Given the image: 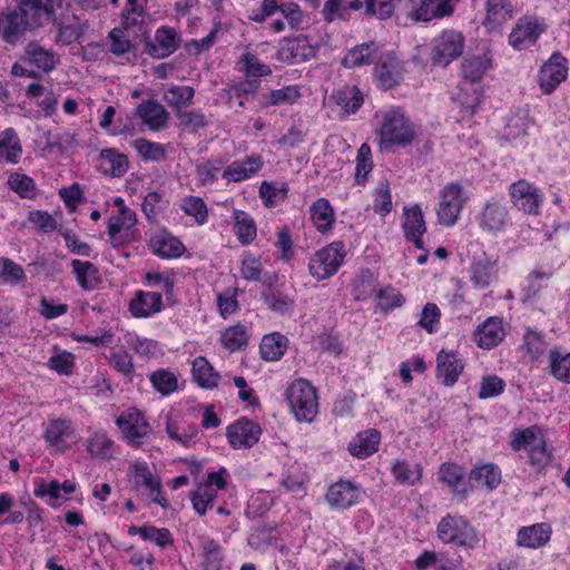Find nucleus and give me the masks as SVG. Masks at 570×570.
I'll list each match as a JSON object with an SVG mask.
<instances>
[{
	"mask_svg": "<svg viewBox=\"0 0 570 570\" xmlns=\"http://www.w3.org/2000/svg\"><path fill=\"white\" fill-rule=\"evenodd\" d=\"M375 142L381 151L411 146L420 135V126L415 124L401 107H387L374 115Z\"/></svg>",
	"mask_w": 570,
	"mask_h": 570,
	"instance_id": "obj_1",
	"label": "nucleus"
},
{
	"mask_svg": "<svg viewBox=\"0 0 570 570\" xmlns=\"http://www.w3.org/2000/svg\"><path fill=\"white\" fill-rule=\"evenodd\" d=\"M510 445L515 452L523 451L528 464L538 473L542 472L551 462V451L542 430L537 425L514 429L510 434Z\"/></svg>",
	"mask_w": 570,
	"mask_h": 570,
	"instance_id": "obj_2",
	"label": "nucleus"
},
{
	"mask_svg": "<svg viewBox=\"0 0 570 570\" xmlns=\"http://www.w3.org/2000/svg\"><path fill=\"white\" fill-rule=\"evenodd\" d=\"M286 400L291 412L298 422L311 423L318 413L316 389L306 380L293 381L286 390Z\"/></svg>",
	"mask_w": 570,
	"mask_h": 570,
	"instance_id": "obj_3",
	"label": "nucleus"
},
{
	"mask_svg": "<svg viewBox=\"0 0 570 570\" xmlns=\"http://www.w3.org/2000/svg\"><path fill=\"white\" fill-rule=\"evenodd\" d=\"M439 539L444 543L473 550L479 547L481 535L462 515L446 514L436 527Z\"/></svg>",
	"mask_w": 570,
	"mask_h": 570,
	"instance_id": "obj_4",
	"label": "nucleus"
},
{
	"mask_svg": "<svg viewBox=\"0 0 570 570\" xmlns=\"http://www.w3.org/2000/svg\"><path fill=\"white\" fill-rule=\"evenodd\" d=\"M346 256L345 245L335 240L316 250L309 258V274L317 281L332 277L337 273Z\"/></svg>",
	"mask_w": 570,
	"mask_h": 570,
	"instance_id": "obj_5",
	"label": "nucleus"
},
{
	"mask_svg": "<svg viewBox=\"0 0 570 570\" xmlns=\"http://www.w3.org/2000/svg\"><path fill=\"white\" fill-rule=\"evenodd\" d=\"M475 222L483 233L498 235L512 226V216L502 198L491 197L483 203Z\"/></svg>",
	"mask_w": 570,
	"mask_h": 570,
	"instance_id": "obj_6",
	"label": "nucleus"
},
{
	"mask_svg": "<svg viewBox=\"0 0 570 570\" xmlns=\"http://www.w3.org/2000/svg\"><path fill=\"white\" fill-rule=\"evenodd\" d=\"M122 440L130 446L140 448L144 445L150 434L151 426L144 413L136 407H129L122 411L116 419Z\"/></svg>",
	"mask_w": 570,
	"mask_h": 570,
	"instance_id": "obj_7",
	"label": "nucleus"
},
{
	"mask_svg": "<svg viewBox=\"0 0 570 570\" xmlns=\"http://www.w3.org/2000/svg\"><path fill=\"white\" fill-rule=\"evenodd\" d=\"M230 481V475L226 468L222 466L217 471L209 472L193 492L190 500L195 511L199 515H204L207 509L212 508V503L217 498L218 490H225Z\"/></svg>",
	"mask_w": 570,
	"mask_h": 570,
	"instance_id": "obj_8",
	"label": "nucleus"
},
{
	"mask_svg": "<svg viewBox=\"0 0 570 570\" xmlns=\"http://www.w3.org/2000/svg\"><path fill=\"white\" fill-rule=\"evenodd\" d=\"M127 476L130 484L137 490H144L150 500L166 508L167 499L163 495L160 478L155 474L144 461H132L128 465Z\"/></svg>",
	"mask_w": 570,
	"mask_h": 570,
	"instance_id": "obj_9",
	"label": "nucleus"
},
{
	"mask_svg": "<svg viewBox=\"0 0 570 570\" xmlns=\"http://www.w3.org/2000/svg\"><path fill=\"white\" fill-rule=\"evenodd\" d=\"M464 43V37L460 31L443 30L431 42L430 58L432 63L446 67L463 53Z\"/></svg>",
	"mask_w": 570,
	"mask_h": 570,
	"instance_id": "obj_10",
	"label": "nucleus"
},
{
	"mask_svg": "<svg viewBox=\"0 0 570 570\" xmlns=\"http://www.w3.org/2000/svg\"><path fill=\"white\" fill-rule=\"evenodd\" d=\"M508 193L510 202L517 210L532 216L540 214L544 194L535 184L527 179H519L509 186Z\"/></svg>",
	"mask_w": 570,
	"mask_h": 570,
	"instance_id": "obj_11",
	"label": "nucleus"
},
{
	"mask_svg": "<svg viewBox=\"0 0 570 570\" xmlns=\"http://www.w3.org/2000/svg\"><path fill=\"white\" fill-rule=\"evenodd\" d=\"M468 196L458 183H449L440 190V200L436 207L438 222L446 227L453 226L463 209Z\"/></svg>",
	"mask_w": 570,
	"mask_h": 570,
	"instance_id": "obj_12",
	"label": "nucleus"
},
{
	"mask_svg": "<svg viewBox=\"0 0 570 570\" xmlns=\"http://www.w3.org/2000/svg\"><path fill=\"white\" fill-rule=\"evenodd\" d=\"M65 2L66 0H20L17 10L33 30L56 21L57 10L61 9Z\"/></svg>",
	"mask_w": 570,
	"mask_h": 570,
	"instance_id": "obj_13",
	"label": "nucleus"
},
{
	"mask_svg": "<svg viewBox=\"0 0 570 570\" xmlns=\"http://www.w3.org/2000/svg\"><path fill=\"white\" fill-rule=\"evenodd\" d=\"M318 50L307 36L298 35L296 37L284 38L279 41L277 59L287 65H297L313 59Z\"/></svg>",
	"mask_w": 570,
	"mask_h": 570,
	"instance_id": "obj_14",
	"label": "nucleus"
},
{
	"mask_svg": "<svg viewBox=\"0 0 570 570\" xmlns=\"http://www.w3.org/2000/svg\"><path fill=\"white\" fill-rule=\"evenodd\" d=\"M499 277V259L494 255L483 253L474 256L468 267V278L476 291H484Z\"/></svg>",
	"mask_w": 570,
	"mask_h": 570,
	"instance_id": "obj_15",
	"label": "nucleus"
},
{
	"mask_svg": "<svg viewBox=\"0 0 570 570\" xmlns=\"http://www.w3.org/2000/svg\"><path fill=\"white\" fill-rule=\"evenodd\" d=\"M43 439L51 452L62 453L78 442V435L70 420H50L43 430Z\"/></svg>",
	"mask_w": 570,
	"mask_h": 570,
	"instance_id": "obj_16",
	"label": "nucleus"
},
{
	"mask_svg": "<svg viewBox=\"0 0 570 570\" xmlns=\"http://www.w3.org/2000/svg\"><path fill=\"white\" fill-rule=\"evenodd\" d=\"M404 72V62L395 52L390 51L382 53L377 58L373 76L376 85L381 89L389 90L400 85L403 80Z\"/></svg>",
	"mask_w": 570,
	"mask_h": 570,
	"instance_id": "obj_17",
	"label": "nucleus"
},
{
	"mask_svg": "<svg viewBox=\"0 0 570 570\" xmlns=\"http://www.w3.org/2000/svg\"><path fill=\"white\" fill-rule=\"evenodd\" d=\"M76 489L77 484L71 480H65L60 483L58 480L47 481L37 478L33 481V495L42 499L52 508L62 505L68 500V495L73 493Z\"/></svg>",
	"mask_w": 570,
	"mask_h": 570,
	"instance_id": "obj_18",
	"label": "nucleus"
},
{
	"mask_svg": "<svg viewBox=\"0 0 570 570\" xmlns=\"http://www.w3.org/2000/svg\"><path fill=\"white\" fill-rule=\"evenodd\" d=\"M544 28V23L534 16L521 17L509 35V43L517 50L525 49L535 43Z\"/></svg>",
	"mask_w": 570,
	"mask_h": 570,
	"instance_id": "obj_19",
	"label": "nucleus"
},
{
	"mask_svg": "<svg viewBox=\"0 0 570 570\" xmlns=\"http://www.w3.org/2000/svg\"><path fill=\"white\" fill-rule=\"evenodd\" d=\"M363 495L364 492L358 484L341 480L328 488L326 501L332 509L344 510L360 503Z\"/></svg>",
	"mask_w": 570,
	"mask_h": 570,
	"instance_id": "obj_20",
	"label": "nucleus"
},
{
	"mask_svg": "<svg viewBox=\"0 0 570 570\" xmlns=\"http://www.w3.org/2000/svg\"><path fill=\"white\" fill-rule=\"evenodd\" d=\"M165 308L163 294L158 291H136L128 304L130 314L136 318H149Z\"/></svg>",
	"mask_w": 570,
	"mask_h": 570,
	"instance_id": "obj_21",
	"label": "nucleus"
},
{
	"mask_svg": "<svg viewBox=\"0 0 570 570\" xmlns=\"http://www.w3.org/2000/svg\"><path fill=\"white\" fill-rule=\"evenodd\" d=\"M515 14V7L511 0H485L483 27L490 31H499Z\"/></svg>",
	"mask_w": 570,
	"mask_h": 570,
	"instance_id": "obj_22",
	"label": "nucleus"
},
{
	"mask_svg": "<svg viewBox=\"0 0 570 570\" xmlns=\"http://www.w3.org/2000/svg\"><path fill=\"white\" fill-rule=\"evenodd\" d=\"M568 75V61L560 55H552L540 69L538 82L540 89L549 95L551 94Z\"/></svg>",
	"mask_w": 570,
	"mask_h": 570,
	"instance_id": "obj_23",
	"label": "nucleus"
},
{
	"mask_svg": "<svg viewBox=\"0 0 570 570\" xmlns=\"http://www.w3.org/2000/svg\"><path fill=\"white\" fill-rule=\"evenodd\" d=\"M261 428L257 423L239 419L227 428V439L235 449H247L256 444L261 436Z\"/></svg>",
	"mask_w": 570,
	"mask_h": 570,
	"instance_id": "obj_24",
	"label": "nucleus"
},
{
	"mask_svg": "<svg viewBox=\"0 0 570 570\" xmlns=\"http://www.w3.org/2000/svg\"><path fill=\"white\" fill-rule=\"evenodd\" d=\"M402 228L406 239L413 242L416 248L423 249L422 236L426 232L423 212L417 204L403 208Z\"/></svg>",
	"mask_w": 570,
	"mask_h": 570,
	"instance_id": "obj_25",
	"label": "nucleus"
},
{
	"mask_svg": "<svg viewBox=\"0 0 570 570\" xmlns=\"http://www.w3.org/2000/svg\"><path fill=\"white\" fill-rule=\"evenodd\" d=\"M264 160L261 155H250L243 160H235L222 173L227 183H239L255 176L263 167Z\"/></svg>",
	"mask_w": 570,
	"mask_h": 570,
	"instance_id": "obj_26",
	"label": "nucleus"
},
{
	"mask_svg": "<svg viewBox=\"0 0 570 570\" xmlns=\"http://www.w3.org/2000/svg\"><path fill=\"white\" fill-rule=\"evenodd\" d=\"M464 368L463 360L455 352L440 351L436 357V376L446 386L454 385Z\"/></svg>",
	"mask_w": 570,
	"mask_h": 570,
	"instance_id": "obj_27",
	"label": "nucleus"
},
{
	"mask_svg": "<svg viewBox=\"0 0 570 570\" xmlns=\"http://www.w3.org/2000/svg\"><path fill=\"white\" fill-rule=\"evenodd\" d=\"M180 43L177 31L169 27L156 30L154 40L147 43L148 53L157 59H163L175 52Z\"/></svg>",
	"mask_w": 570,
	"mask_h": 570,
	"instance_id": "obj_28",
	"label": "nucleus"
},
{
	"mask_svg": "<svg viewBox=\"0 0 570 570\" xmlns=\"http://www.w3.org/2000/svg\"><path fill=\"white\" fill-rule=\"evenodd\" d=\"M552 528L546 522L521 527L517 532V544L527 549H540L549 543Z\"/></svg>",
	"mask_w": 570,
	"mask_h": 570,
	"instance_id": "obj_29",
	"label": "nucleus"
},
{
	"mask_svg": "<svg viewBox=\"0 0 570 570\" xmlns=\"http://www.w3.org/2000/svg\"><path fill=\"white\" fill-rule=\"evenodd\" d=\"M505 336L502 318L498 316L488 317L478 326L474 332V341L481 348H493Z\"/></svg>",
	"mask_w": 570,
	"mask_h": 570,
	"instance_id": "obj_30",
	"label": "nucleus"
},
{
	"mask_svg": "<svg viewBox=\"0 0 570 570\" xmlns=\"http://www.w3.org/2000/svg\"><path fill=\"white\" fill-rule=\"evenodd\" d=\"M21 61L30 63L43 72H49L59 63V56L52 49L32 41L26 47Z\"/></svg>",
	"mask_w": 570,
	"mask_h": 570,
	"instance_id": "obj_31",
	"label": "nucleus"
},
{
	"mask_svg": "<svg viewBox=\"0 0 570 570\" xmlns=\"http://www.w3.org/2000/svg\"><path fill=\"white\" fill-rule=\"evenodd\" d=\"M151 252L161 258H177L185 252V246L179 238L167 230L155 233L149 240Z\"/></svg>",
	"mask_w": 570,
	"mask_h": 570,
	"instance_id": "obj_32",
	"label": "nucleus"
},
{
	"mask_svg": "<svg viewBox=\"0 0 570 570\" xmlns=\"http://www.w3.org/2000/svg\"><path fill=\"white\" fill-rule=\"evenodd\" d=\"M137 117L150 130L158 131L167 126L169 114L165 107L154 100L142 101L136 109Z\"/></svg>",
	"mask_w": 570,
	"mask_h": 570,
	"instance_id": "obj_33",
	"label": "nucleus"
},
{
	"mask_svg": "<svg viewBox=\"0 0 570 570\" xmlns=\"http://www.w3.org/2000/svg\"><path fill=\"white\" fill-rule=\"evenodd\" d=\"M137 223L136 214L128 207H122L112 215L108 223V235L114 242L127 240Z\"/></svg>",
	"mask_w": 570,
	"mask_h": 570,
	"instance_id": "obj_34",
	"label": "nucleus"
},
{
	"mask_svg": "<svg viewBox=\"0 0 570 570\" xmlns=\"http://www.w3.org/2000/svg\"><path fill=\"white\" fill-rule=\"evenodd\" d=\"M453 11L454 7L450 0H421L420 4L413 9L411 17L415 21L428 22L450 17Z\"/></svg>",
	"mask_w": 570,
	"mask_h": 570,
	"instance_id": "obj_35",
	"label": "nucleus"
},
{
	"mask_svg": "<svg viewBox=\"0 0 570 570\" xmlns=\"http://www.w3.org/2000/svg\"><path fill=\"white\" fill-rule=\"evenodd\" d=\"M492 68V58L489 53L466 58L461 65V73L464 82L460 90H465L466 82H479Z\"/></svg>",
	"mask_w": 570,
	"mask_h": 570,
	"instance_id": "obj_36",
	"label": "nucleus"
},
{
	"mask_svg": "<svg viewBox=\"0 0 570 570\" xmlns=\"http://www.w3.org/2000/svg\"><path fill=\"white\" fill-rule=\"evenodd\" d=\"M85 448L91 459L109 461L115 458L116 443L105 431L92 433L86 440Z\"/></svg>",
	"mask_w": 570,
	"mask_h": 570,
	"instance_id": "obj_37",
	"label": "nucleus"
},
{
	"mask_svg": "<svg viewBox=\"0 0 570 570\" xmlns=\"http://www.w3.org/2000/svg\"><path fill=\"white\" fill-rule=\"evenodd\" d=\"M309 218L321 234H328L336 222L334 208L326 198H317L309 207Z\"/></svg>",
	"mask_w": 570,
	"mask_h": 570,
	"instance_id": "obj_38",
	"label": "nucleus"
},
{
	"mask_svg": "<svg viewBox=\"0 0 570 570\" xmlns=\"http://www.w3.org/2000/svg\"><path fill=\"white\" fill-rule=\"evenodd\" d=\"M381 441V434L374 429L357 433L348 443V452L357 459H366L374 454Z\"/></svg>",
	"mask_w": 570,
	"mask_h": 570,
	"instance_id": "obj_39",
	"label": "nucleus"
},
{
	"mask_svg": "<svg viewBox=\"0 0 570 570\" xmlns=\"http://www.w3.org/2000/svg\"><path fill=\"white\" fill-rule=\"evenodd\" d=\"M28 30L31 29L18 10L0 17V35L8 43H17Z\"/></svg>",
	"mask_w": 570,
	"mask_h": 570,
	"instance_id": "obj_40",
	"label": "nucleus"
},
{
	"mask_svg": "<svg viewBox=\"0 0 570 570\" xmlns=\"http://www.w3.org/2000/svg\"><path fill=\"white\" fill-rule=\"evenodd\" d=\"M22 156V145L13 128L0 132V164L16 165Z\"/></svg>",
	"mask_w": 570,
	"mask_h": 570,
	"instance_id": "obj_41",
	"label": "nucleus"
},
{
	"mask_svg": "<svg viewBox=\"0 0 570 570\" xmlns=\"http://www.w3.org/2000/svg\"><path fill=\"white\" fill-rule=\"evenodd\" d=\"M548 368L553 379L570 384V352L552 348L548 355Z\"/></svg>",
	"mask_w": 570,
	"mask_h": 570,
	"instance_id": "obj_42",
	"label": "nucleus"
},
{
	"mask_svg": "<svg viewBox=\"0 0 570 570\" xmlns=\"http://www.w3.org/2000/svg\"><path fill=\"white\" fill-rule=\"evenodd\" d=\"M439 480L445 483L453 493L465 495L468 485L464 482V471L454 463H443L438 472Z\"/></svg>",
	"mask_w": 570,
	"mask_h": 570,
	"instance_id": "obj_43",
	"label": "nucleus"
},
{
	"mask_svg": "<svg viewBox=\"0 0 570 570\" xmlns=\"http://www.w3.org/2000/svg\"><path fill=\"white\" fill-rule=\"evenodd\" d=\"M392 474L396 482L402 485H415L422 479L423 468L420 463L396 460L392 464Z\"/></svg>",
	"mask_w": 570,
	"mask_h": 570,
	"instance_id": "obj_44",
	"label": "nucleus"
},
{
	"mask_svg": "<svg viewBox=\"0 0 570 570\" xmlns=\"http://www.w3.org/2000/svg\"><path fill=\"white\" fill-rule=\"evenodd\" d=\"M191 372L194 381L204 389H214L219 383V373L214 370L204 356H198L193 361Z\"/></svg>",
	"mask_w": 570,
	"mask_h": 570,
	"instance_id": "obj_45",
	"label": "nucleus"
},
{
	"mask_svg": "<svg viewBox=\"0 0 570 570\" xmlns=\"http://www.w3.org/2000/svg\"><path fill=\"white\" fill-rule=\"evenodd\" d=\"M288 340L281 333L265 335L259 345L262 358L268 362L278 361L286 352Z\"/></svg>",
	"mask_w": 570,
	"mask_h": 570,
	"instance_id": "obj_46",
	"label": "nucleus"
},
{
	"mask_svg": "<svg viewBox=\"0 0 570 570\" xmlns=\"http://www.w3.org/2000/svg\"><path fill=\"white\" fill-rule=\"evenodd\" d=\"M27 96L36 99L37 105L45 111L46 116H52L56 112L59 96L51 88L40 83H31L27 88Z\"/></svg>",
	"mask_w": 570,
	"mask_h": 570,
	"instance_id": "obj_47",
	"label": "nucleus"
},
{
	"mask_svg": "<svg viewBox=\"0 0 570 570\" xmlns=\"http://www.w3.org/2000/svg\"><path fill=\"white\" fill-rule=\"evenodd\" d=\"M142 284L151 291L160 292L169 301L174 294L175 276L170 272L149 271L145 274Z\"/></svg>",
	"mask_w": 570,
	"mask_h": 570,
	"instance_id": "obj_48",
	"label": "nucleus"
},
{
	"mask_svg": "<svg viewBox=\"0 0 570 570\" xmlns=\"http://www.w3.org/2000/svg\"><path fill=\"white\" fill-rule=\"evenodd\" d=\"M100 160L102 170L111 177H121L129 167L127 156L119 154L115 149H102L100 151Z\"/></svg>",
	"mask_w": 570,
	"mask_h": 570,
	"instance_id": "obj_49",
	"label": "nucleus"
},
{
	"mask_svg": "<svg viewBox=\"0 0 570 570\" xmlns=\"http://www.w3.org/2000/svg\"><path fill=\"white\" fill-rule=\"evenodd\" d=\"M234 232L240 244H250L257 235L256 224L254 219L244 210L234 209Z\"/></svg>",
	"mask_w": 570,
	"mask_h": 570,
	"instance_id": "obj_50",
	"label": "nucleus"
},
{
	"mask_svg": "<svg viewBox=\"0 0 570 570\" xmlns=\"http://www.w3.org/2000/svg\"><path fill=\"white\" fill-rule=\"evenodd\" d=\"M377 51L374 42L362 43L347 51L342 60V65L346 68H356L370 65Z\"/></svg>",
	"mask_w": 570,
	"mask_h": 570,
	"instance_id": "obj_51",
	"label": "nucleus"
},
{
	"mask_svg": "<svg viewBox=\"0 0 570 570\" xmlns=\"http://www.w3.org/2000/svg\"><path fill=\"white\" fill-rule=\"evenodd\" d=\"M204 570H220L224 559L222 546L214 539L203 538L200 542Z\"/></svg>",
	"mask_w": 570,
	"mask_h": 570,
	"instance_id": "obj_52",
	"label": "nucleus"
},
{
	"mask_svg": "<svg viewBox=\"0 0 570 570\" xmlns=\"http://www.w3.org/2000/svg\"><path fill=\"white\" fill-rule=\"evenodd\" d=\"M248 331L246 326L236 324L226 327L220 333V343L229 352H236L245 347L248 343Z\"/></svg>",
	"mask_w": 570,
	"mask_h": 570,
	"instance_id": "obj_53",
	"label": "nucleus"
},
{
	"mask_svg": "<svg viewBox=\"0 0 570 570\" xmlns=\"http://www.w3.org/2000/svg\"><path fill=\"white\" fill-rule=\"evenodd\" d=\"M78 284L86 291L95 289L99 284L98 269L90 262L73 259L71 263Z\"/></svg>",
	"mask_w": 570,
	"mask_h": 570,
	"instance_id": "obj_54",
	"label": "nucleus"
},
{
	"mask_svg": "<svg viewBox=\"0 0 570 570\" xmlns=\"http://www.w3.org/2000/svg\"><path fill=\"white\" fill-rule=\"evenodd\" d=\"M336 104L346 112L354 114L363 104V95L355 86H344L334 94Z\"/></svg>",
	"mask_w": 570,
	"mask_h": 570,
	"instance_id": "obj_55",
	"label": "nucleus"
},
{
	"mask_svg": "<svg viewBox=\"0 0 570 570\" xmlns=\"http://www.w3.org/2000/svg\"><path fill=\"white\" fill-rule=\"evenodd\" d=\"M470 481L492 490L501 482V471L493 464L475 466L470 473Z\"/></svg>",
	"mask_w": 570,
	"mask_h": 570,
	"instance_id": "obj_56",
	"label": "nucleus"
},
{
	"mask_svg": "<svg viewBox=\"0 0 570 570\" xmlns=\"http://www.w3.org/2000/svg\"><path fill=\"white\" fill-rule=\"evenodd\" d=\"M355 163V184L364 186L373 170L372 151L367 144H362L358 148Z\"/></svg>",
	"mask_w": 570,
	"mask_h": 570,
	"instance_id": "obj_57",
	"label": "nucleus"
},
{
	"mask_svg": "<svg viewBox=\"0 0 570 570\" xmlns=\"http://www.w3.org/2000/svg\"><path fill=\"white\" fill-rule=\"evenodd\" d=\"M373 210L381 215L386 216L393 208L392 194L390 183L386 179L380 180L372 191Z\"/></svg>",
	"mask_w": 570,
	"mask_h": 570,
	"instance_id": "obj_58",
	"label": "nucleus"
},
{
	"mask_svg": "<svg viewBox=\"0 0 570 570\" xmlns=\"http://www.w3.org/2000/svg\"><path fill=\"white\" fill-rule=\"evenodd\" d=\"M134 148L145 161H161L167 154L165 145L150 141L146 138L136 139L134 141Z\"/></svg>",
	"mask_w": 570,
	"mask_h": 570,
	"instance_id": "obj_59",
	"label": "nucleus"
},
{
	"mask_svg": "<svg viewBox=\"0 0 570 570\" xmlns=\"http://www.w3.org/2000/svg\"><path fill=\"white\" fill-rule=\"evenodd\" d=\"M547 342L541 332L528 328L523 335V343L521 350L532 361L538 360L546 351Z\"/></svg>",
	"mask_w": 570,
	"mask_h": 570,
	"instance_id": "obj_60",
	"label": "nucleus"
},
{
	"mask_svg": "<svg viewBox=\"0 0 570 570\" xmlns=\"http://www.w3.org/2000/svg\"><path fill=\"white\" fill-rule=\"evenodd\" d=\"M552 275L550 271H542L540 268L533 269L524 279L522 289L527 298L535 297L544 287Z\"/></svg>",
	"mask_w": 570,
	"mask_h": 570,
	"instance_id": "obj_61",
	"label": "nucleus"
},
{
	"mask_svg": "<svg viewBox=\"0 0 570 570\" xmlns=\"http://www.w3.org/2000/svg\"><path fill=\"white\" fill-rule=\"evenodd\" d=\"M126 343L136 352V354L146 360L155 357L159 352L158 343L156 341L137 334L128 333L126 335Z\"/></svg>",
	"mask_w": 570,
	"mask_h": 570,
	"instance_id": "obj_62",
	"label": "nucleus"
},
{
	"mask_svg": "<svg viewBox=\"0 0 570 570\" xmlns=\"http://www.w3.org/2000/svg\"><path fill=\"white\" fill-rule=\"evenodd\" d=\"M180 209L195 219L198 225H204L208 218V208L205 202L197 196H186L181 199Z\"/></svg>",
	"mask_w": 570,
	"mask_h": 570,
	"instance_id": "obj_63",
	"label": "nucleus"
},
{
	"mask_svg": "<svg viewBox=\"0 0 570 570\" xmlns=\"http://www.w3.org/2000/svg\"><path fill=\"white\" fill-rule=\"evenodd\" d=\"M264 266L259 256L245 252L242 256L239 274L242 278L250 282H259Z\"/></svg>",
	"mask_w": 570,
	"mask_h": 570,
	"instance_id": "obj_64",
	"label": "nucleus"
}]
</instances>
